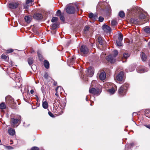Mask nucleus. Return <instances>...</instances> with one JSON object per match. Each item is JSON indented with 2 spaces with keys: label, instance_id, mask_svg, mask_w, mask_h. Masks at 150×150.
<instances>
[{
  "label": "nucleus",
  "instance_id": "nucleus-26",
  "mask_svg": "<svg viewBox=\"0 0 150 150\" xmlns=\"http://www.w3.org/2000/svg\"><path fill=\"white\" fill-rule=\"evenodd\" d=\"M33 59L32 58H29L28 60V63L30 65H31L33 63Z\"/></svg>",
  "mask_w": 150,
  "mask_h": 150
},
{
  "label": "nucleus",
  "instance_id": "nucleus-42",
  "mask_svg": "<svg viewBox=\"0 0 150 150\" xmlns=\"http://www.w3.org/2000/svg\"><path fill=\"white\" fill-rule=\"evenodd\" d=\"M75 59V57H73L69 61L70 62L71 64H73L74 62V61Z\"/></svg>",
  "mask_w": 150,
  "mask_h": 150
},
{
  "label": "nucleus",
  "instance_id": "nucleus-24",
  "mask_svg": "<svg viewBox=\"0 0 150 150\" xmlns=\"http://www.w3.org/2000/svg\"><path fill=\"white\" fill-rule=\"evenodd\" d=\"M42 107L45 109H47L48 108V103L47 101L43 102Z\"/></svg>",
  "mask_w": 150,
  "mask_h": 150
},
{
  "label": "nucleus",
  "instance_id": "nucleus-27",
  "mask_svg": "<svg viewBox=\"0 0 150 150\" xmlns=\"http://www.w3.org/2000/svg\"><path fill=\"white\" fill-rule=\"evenodd\" d=\"M59 24L57 23H54L52 25V29H55L58 26Z\"/></svg>",
  "mask_w": 150,
  "mask_h": 150
},
{
  "label": "nucleus",
  "instance_id": "nucleus-2",
  "mask_svg": "<svg viewBox=\"0 0 150 150\" xmlns=\"http://www.w3.org/2000/svg\"><path fill=\"white\" fill-rule=\"evenodd\" d=\"M128 86L129 85L127 83H125L121 86L118 91L119 95L122 96L125 95Z\"/></svg>",
  "mask_w": 150,
  "mask_h": 150
},
{
  "label": "nucleus",
  "instance_id": "nucleus-9",
  "mask_svg": "<svg viewBox=\"0 0 150 150\" xmlns=\"http://www.w3.org/2000/svg\"><path fill=\"white\" fill-rule=\"evenodd\" d=\"M123 39V36L121 34L119 35L118 37V40H116V43L117 45L118 46H122V41Z\"/></svg>",
  "mask_w": 150,
  "mask_h": 150
},
{
  "label": "nucleus",
  "instance_id": "nucleus-30",
  "mask_svg": "<svg viewBox=\"0 0 150 150\" xmlns=\"http://www.w3.org/2000/svg\"><path fill=\"white\" fill-rule=\"evenodd\" d=\"M119 15L120 17L123 18L125 17V13L123 11H121L119 12Z\"/></svg>",
  "mask_w": 150,
  "mask_h": 150
},
{
  "label": "nucleus",
  "instance_id": "nucleus-17",
  "mask_svg": "<svg viewBox=\"0 0 150 150\" xmlns=\"http://www.w3.org/2000/svg\"><path fill=\"white\" fill-rule=\"evenodd\" d=\"M134 145V144L133 143L127 144L125 145V150H131L132 147Z\"/></svg>",
  "mask_w": 150,
  "mask_h": 150
},
{
  "label": "nucleus",
  "instance_id": "nucleus-29",
  "mask_svg": "<svg viewBox=\"0 0 150 150\" xmlns=\"http://www.w3.org/2000/svg\"><path fill=\"white\" fill-rule=\"evenodd\" d=\"M24 19L25 21L27 23H29L30 22V19L28 16H25L24 18Z\"/></svg>",
  "mask_w": 150,
  "mask_h": 150
},
{
  "label": "nucleus",
  "instance_id": "nucleus-46",
  "mask_svg": "<svg viewBox=\"0 0 150 150\" xmlns=\"http://www.w3.org/2000/svg\"><path fill=\"white\" fill-rule=\"evenodd\" d=\"M93 13H91L89 14V17L90 18L92 19H93Z\"/></svg>",
  "mask_w": 150,
  "mask_h": 150
},
{
  "label": "nucleus",
  "instance_id": "nucleus-1",
  "mask_svg": "<svg viewBox=\"0 0 150 150\" xmlns=\"http://www.w3.org/2000/svg\"><path fill=\"white\" fill-rule=\"evenodd\" d=\"M21 116L20 115L11 118L10 121L11 126L13 127H17L21 122Z\"/></svg>",
  "mask_w": 150,
  "mask_h": 150
},
{
  "label": "nucleus",
  "instance_id": "nucleus-4",
  "mask_svg": "<svg viewBox=\"0 0 150 150\" xmlns=\"http://www.w3.org/2000/svg\"><path fill=\"white\" fill-rule=\"evenodd\" d=\"M89 91L90 93L94 95H98L100 93L99 92V89H96L93 88L90 89H89Z\"/></svg>",
  "mask_w": 150,
  "mask_h": 150
},
{
  "label": "nucleus",
  "instance_id": "nucleus-64",
  "mask_svg": "<svg viewBox=\"0 0 150 150\" xmlns=\"http://www.w3.org/2000/svg\"><path fill=\"white\" fill-rule=\"evenodd\" d=\"M56 103V101L55 100H54V102H53V103L54 104L55 103Z\"/></svg>",
  "mask_w": 150,
  "mask_h": 150
},
{
  "label": "nucleus",
  "instance_id": "nucleus-11",
  "mask_svg": "<svg viewBox=\"0 0 150 150\" xmlns=\"http://www.w3.org/2000/svg\"><path fill=\"white\" fill-rule=\"evenodd\" d=\"M107 60L111 63H114L115 61V59L112 55H108L107 58Z\"/></svg>",
  "mask_w": 150,
  "mask_h": 150
},
{
  "label": "nucleus",
  "instance_id": "nucleus-55",
  "mask_svg": "<svg viewBox=\"0 0 150 150\" xmlns=\"http://www.w3.org/2000/svg\"><path fill=\"white\" fill-rule=\"evenodd\" d=\"M30 93L31 94H32L34 93V91L33 89H32L30 91Z\"/></svg>",
  "mask_w": 150,
  "mask_h": 150
},
{
  "label": "nucleus",
  "instance_id": "nucleus-6",
  "mask_svg": "<svg viewBox=\"0 0 150 150\" xmlns=\"http://www.w3.org/2000/svg\"><path fill=\"white\" fill-rule=\"evenodd\" d=\"M142 9L140 7L137 6H133L132 8L130 11L131 12L133 13H139L141 12Z\"/></svg>",
  "mask_w": 150,
  "mask_h": 150
},
{
  "label": "nucleus",
  "instance_id": "nucleus-60",
  "mask_svg": "<svg viewBox=\"0 0 150 150\" xmlns=\"http://www.w3.org/2000/svg\"><path fill=\"white\" fill-rule=\"evenodd\" d=\"M57 82H54V85H56L57 84Z\"/></svg>",
  "mask_w": 150,
  "mask_h": 150
},
{
  "label": "nucleus",
  "instance_id": "nucleus-49",
  "mask_svg": "<svg viewBox=\"0 0 150 150\" xmlns=\"http://www.w3.org/2000/svg\"><path fill=\"white\" fill-rule=\"evenodd\" d=\"M6 147L8 150L12 149H13V147L9 146H6Z\"/></svg>",
  "mask_w": 150,
  "mask_h": 150
},
{
  "label": "nucleus",
  "instance_id": "nucleus-25",
  "mask_svg": "<svg viewBox=\"0 0 150 150\" xmlns=\"http://www.w3.org/2000/svg\"><path fill=\"white\" fill-rule=\"evenodd\" d=\"M6 108V105L5 103L4 102H2L0 104V109H5Z\"/></svg>",
  "mask_w": 150,
  "mask_h": 150
},
{
  "label": "nucleus",
  "instance_id": "nucleus-50",
  "mask_svg": "<svg viewBox=\"0 0 150 150\" xmlns=\"http://www.w3.org/2000/svg\"><path fill=\"white\" fill-rule=\"evenodd\" d=\"M13 49H11L9 50H7V53H11L12 52H13Z\"/></svg>",
  "mask_w": 150,
  "mask_h": 150
},
{
  "label": "nucleus",
  "instance_id": "nucleus-16",
  "mask_svg": "<svg viewBox=\"0 0 150 150\" xmlns=\"http://www.w3.org/2000/svg\"><path fill=\"white\" fill-rule=\"evenodd\" d=\"M102 28L104 31L107 33L110 32L111 31L110 27L107 25H103L102 26Z\"/></svg>",
  "mask_w": 150,
  "mask_h": 150
},
{
  "label": "nucleus",
  "instance_id": "nucleus-33",
  "mask_svg": "<svg viewBox=\"0 0 150 150\" xmlns=\"http://www.w3.org/2000/svg\"><path fill=\"white\" fill-rule=\"evenodd\" d=\"M58 20V18L56 17H54L52 18L51 20V21L53 23H54L57 21Z\"/></svg>",
  "mask_w": 150,
  "mask_h": 150
},
{
  "label": "nucleus",
  "instance_id": "nucleus-45",
  "mask_svg": "<svg viewBox=\"0 0 150 150\" xmlns=\"http://www.w3.org/2000/svg\"><path fill=\"white\" fill-rule=\"evenodd\" d=\"M99 20L98 21L100 22H102L104 20V18L101 16H100L98 18Z\"/></svg>",
  "mask_w": 150,
  "mask_h": 150
},
{
  "label": "nucleus",
  "instance_id": "nucleus-41",
  "mask_svg": "<svg viewBox=\"0 0 150 150\" xmlns=\"http://www.w3.org/2000/svg\"><path fill=\"white\" fill-rule=\"evenodd\" d=\"M60 17V20L62 21H65V18L64 16V14H63L62 15L59 16Z\"/></svg>",
  "mask_w": 150,
  "mask_h": 150
},
{
  "label": "nucleus",
  "instance_id": "nucleus-57",
  "mask_svg": "<svg viewBox=\"0 0 150 150\" xmlns=\"http://www.w3.org/2000/svg\"><path fill=\"white\" fill-rule=\"evenodd\" d=\"M137 115V113L136 112H134L132 114V116H133L134 115L135 116Z\"/></svg>",
  "mask_w": 150,
  "mask_h": 150
},
{
  "label": "nucleus",
  "instance_id": "nucleus-54",
  "mask_svg": "<svg viewBox=\"0 0 150 150\" xmlns=\"http://www.w3.org/2000/svg\"><path fill=\"white\" fill-rule=\"evenodd\" d=\"M134 69H135L134 67H132V69L131 70H129V71H132L134 70Z\"/></svg>",
  "mask_w": 150,
  "mask_h": 150
},
{
  "label": "nucleus",
  "instance_id": "nucleus-39",
  "mask_svg": "<svg viewBox=\"0 0 150 150\" xmlns=\"http://www.w3.org/2000/svg\"><path fill=\"white\" fill-rule=\"evenodd\" d=\"M90 28V27L88 26H86L84 28L83 30L84 32H86L87 31H88L89 29Z\"/></svg>",
  "mask_w": 150,
  "mask_h": 150
},
{
  "label": "nucleus",
  "instance_id": "nucleus-18",
  "mask_svg": "<svg viewBox=\"0 0 150 150\" xmlns=\"http://www.w3.org/2000/svg\"><path fill=\"white\" fill-rule=\"evenodd\" d=\"M8 132L9 134L12 136L14 135L15 133V129L12 128H10L8 129Z\"/></svg>",
  "mask_w": 150,
  "mask_h": 150
},
{
  "label": "nucleus",
  "instance_id": "nucleus-48",
  "mask_svg": "<svg viewBox=\"0 0 150 150\" xmlns=\"http://www.w3.org/2000/svg\"><path fill=\"white\" fill-rule=\"evenodd\" d=\"M7 57V56L4 54H2L1 56V58L4 59H6Z\"/></svg>",
  "mask_w": 150,
  "mask_h": 150
},
{
  "label": "nucleus",
  "instance_id": "nucleus-59",
  "mask_svg": "<svg viewBox=\"0 0 150 150\" xmlns=\"http://www.w3.org/2000/svg\"><path fill=\"white\" fill-rule=\"evenodd\" d=\"M10 142H11V143H10V144H13V141H10Z\"/></svg>",
  "mask_w": 150,
  "mask_h": 150
},
{
  "label": "nucleus",
  "instance_id": "nucleus-20",
  "mask_svg": "<svg viewBox=\"0 0 150 150\" xmlns=\"http://www.w3.org/2000/svg\"><path fill=\"white\" fill-rule=\"evenodd\" d=\"M141 57L142 60L144 62L147 59L146 55L143 52H142L141 53Z\"/></svg>",
  "mask_w": 150,
  "mask_h": 150
},
{
  "label": "nucleus",
  "instance_id": "nucleus-51",
  "mask_svg": "<svg viewBox=\"0 0 150 150\" xmlns=\"http://www.w3.org/2000/svg\"><path fill=\"white\" fill-rule=\"evenodd\" d=\"M48 76H49L47 73H46L44 75V77L46 79H48Z\"/></svg>",
  "mask_w": 150,
  "mask_h": 150
},
{
  "label": "nucleus",
  "instance_id": "nucleus-53",
  "mask_svg": "<svg viewBox=\"0 0 150 150\" xmlns=\"http://www.w3.org/2000/svg\"><path fill=\"white\" fill-rule=\"evenodd\" d=\"M145 126L147 128L150 129V125H146Z\"/></svg>",
  "mask_w": 150,
  "mask_h": 150
},
{
  "label": "nucleus",
  "instance_id": "nucleus-63",
  "mask_svg": "<svg viewBox=\"0 0 150 150\" xmlns=\"http://www.w3.org/2000/svg\"><path fill=\"white\" fill-rule=\"evenodd\" d=\"M87 99H88L87 96H86V100L87 101L88 100Z\"/></svg>",
  "mask_w": 150,
  "mask_h": 150
},
{
  "label": "nucleus",
  "instance_id": "nucleus-12",
  "mask_svg": "<svg viewBox=\"0 0 150 150\" xmlns=\"http://www.w3.org/2000/svg\"><path fill=\"white\" fill-rule=\"evenodd\" d=\"M32 0H26V4L24 5V8L25 10L28 9L27 6H30L33 5Z\"/></svg>",
  "mask_w": 150,
  "mask_h": 150
},
{
  "label": "nucleus",
  "instance_id": "nucleus-37",
  "mask_svg": "<svg viewBox=\"0 0 150 150\" xmlns=\"http://www.w3.org/2000/svg\"><path fill=\"white\" fill-rule=\"evenodd\" d=\"M114 54L112 55L115 58L118 54V52L117 50H115L113 51Z\"/></svg>",
  "mask_w": 150,
  "mask_h": 150
},
{
  "label": "nucleus",
  "instance_id": "nucleus-10",
  "mask_svg": "<svg viewBox=\"0 0 150 150\" xmlns=\"http://www.w3.org/2000/svg\"><path fill=\"white\" fill-rule=\"evenodd\" d=\"M7 104L11 105L14 101L13 99L10 96H8L5 98Z\"/></svg>",
  "mask_w": 150,
  "mask_h": 150
},
{
  "label": "nucleus",
  "instance_id": "nucleus-21",
  "mask_svg": "<svg viewBox=\"0 0 150 150\" xmlns=\"http://www.w3.org/2000/svg\"><path fill=\"white\" fill-rule=\"evenodd\" d=\"M44 65L45 68L48 69L49 67L50 64L48 61L45 60L44 62Z\"/></svg>",
  "mask_w": 150,
  "mask_h": 150
},
{
  "label": "nucleus",
  "instance_id": "nucleus-23",
  "mask_svg": "<svg viewBox=\"0 0 150 150\" xmlns=\"http://www.w3.org/2000/svg\"><path fill=\"white\" fill-rule=\"evenodd\" d=\"M59 89L60 90H61L62 89V90L64 91L63 88L60 86H58L55 89V90L56 91V93H55V95L56 96H57L58 98H60L59 97V95L58 94H57L58 93V90Z\"/></svg>",
  "mask_w": 150,
  "mask_h": 150
},
{
  "label": "nucleus",
  "instance_id": "nucleus-52",
  "mask_svg": "<svg viewBox=\"0 0 150 150\" xmlns=\"http://www.w3.org/2000/svg\"><path fill=\"white\" fill-rule=\"evenodd\" d=\"M49 115L52 117H54V115L50 112H48Z\"/></svg>",
  "mask_w": 150,
  "mask_h": 150
},
{
  "label": "nucleus",
  "instance_id": "nucleus-14",
  "mask_svg": "<svg viewBox=\"0 0 150 150\" xmlns=\"http://www.w3.org/2000/svg\"><path fill=\"white\" fill-rule=\"evenodd\" d=\"M124 76L123 72L122 71H121L118 74L117 76V80L119 81H121L122 80Z\"/></svg>",
  "mask_w": 150,
  "mask_h": 150
},
{
  "label": "nucleus",
  "instance_id": "nucleus-22",
  "mask_svg": "<svg viewBox=\"0 0 150 150\" xmlns=\"http://www.w3.org/2000/svg\"><path fill=\"white\" fill-rule=\"evenodd\" d=\"M98 41L99 44L102 45L103 44L104 41L103 39H102L101 37H99L98 38Z\"/></svg>",
  "mask_w": 150,
  "mask_h": 150
},
{
  "label": "nucleus",
  "instance_id": "nucleus-3",
  "mask_svg": "<svg viewBox=\"0 0 150 150\" xmlns=\"http://www.w3.org/2000/svg\"><path fill=\"white\" fill-rule=\"evenodd\" d=\"M66 11L67 13L69 14H74L75 13V8L73 6L69 5L67 6L66 8Z\"/></svg>",
  "mask_w": 150,
  "mask_h": 150
},
{
  "label": "nucleus",
  "instance_id": "nucleus-36",
  "mask_svg": "<svg viewBox=\"0 0 150 150\" xmlns=\"http://www.w3.org/2000/svg\"><path fill=\"white\" fill-rule=\"evenodd\" d=\"M115 90L113 88H112L110 89H109L108 91L111 94H113L115 92Z\"/></svg>",
  "mask_w": 150,
  "mask_h": 150
},
{
  "label": "nucleus",
  "instance_id": "nucleus-58",
  "mask_svg": "<svg viewBox=\"0 0 150 150\" xmlns=\"http://www.w3.org/2000/svg\"><path fill=\"white\" fill-rule=\"evenodd\" d=\"M36 97H37V99H36V100H37V101H38V99H39L38 97V96H37V95H36Z\"/></svg>",
  "mask_w": 150,
  "mask_h": 150
},
{
  "label": "nucleus",
  "instance_id": "nucleus-28",
  "mask_svg": "<svg viewBox=\"0 0 150 150\" xmlns=\"http://www.w3.org/2000/svg\"><path fill=\"white\" fill-rule=\"evenodd\" d=\"M130 55L128 53H124L123 54V58L127 59V58L129 57Z\"/></svg>",
  "mask_w": 150,
  "mask_h": 150
},
{
  "label": "nucleus",
  "instance_id": "nucleus-44",
  "mask_svg": "<svg viewBox=\"0 0 150 150\" xmlns=\"http://www.w3.org/2000/svg\"><path fill=\"white\" fill-rule=\"evenodd\" d=\"M137 20L134 18H131L130 20L131 22L134 23H136L137 22Z\"/></svg>",
  "mask_w": 150,
  "mask_h": 150
},
{
  "label": "nucleus",
  "instance_id": "nucleus-40",
  "mask_svg": "<svg viewBox=\"0 0 150 150\" xmlns=\"http://www.w3.org/2000/svg\"><path fill=\"white\" fill-rule=\"evenodd\" d=\"M98 18V15L96 13H95L93 14V20H96Z\"/></svg>",
  "mask_w": 150,
  "mask_h": 150
},
{
  "label": "nucleus",
  "instance_id": "nucleus-8",
  "mask_svg": "<svg viewBox=\"0 0 150 150\" xmlns=\"http://www.w3.org/2000/svg\"><path fill=\"white\" fill-rule=\"evenodd\" d=\"M80 51L81 52L84 54H86L88 52V49L86 46L83 45L81 47Z\"/></svg>",
  "mask_w": 150,
  "mask_h": 150
},
{
  "label": "nucleus",
  "instance_id": "nucleus-13",
  "mask_svg": "<svg viewBox=\"0 0 150 150\" xmlns=\"http://www.w3.org/2000/svg\"><path fill=\"white\" fill-rule=\"evenodd\" d=\"M18 5V3H11L9 4V7L11 9H15L16 8Z\"/></svg>",
  "mask_w": 150,
  "mask_h": 150
},
{
  "label": "nucleus",
  "instance_id": "nucleus-15",
  "mask_svg": "<svg viewBox=\"0 0 150 150\" xmlns=\"http://www.w3.org/2000/svg\"><path fill=\"white\" fill-rule=\"evenodd\" d=\"M33 17L36 20H41L42 18V16L41 14L40 13H36L34 14Z\"/></svg>",
  "mask_w": 150,
  "mask_h": 150
},
{
  "label": "nucleus",
  "instance_id": "nucleus-47",
  "mask_svg": "<svg viewBox=\"0 0 150 150\" xmlns=\"http://www.w3.org/2000/svg\"><path fill=\"white\" fill-rule=\"evenodd\" d=\"M38 57L39 58L40 60H41L42 58V55L39 53L38 52Z\"/></svg>",
  "mask_w": 150,
  "mask_h": 150
},
{
  "label": "nucleus",
  "instance_id": "nucleus-19",
  "mask_svg": "<svg viewBox=\"0 0 150 150\" xmlns=\"http://www.w3.org/2000/svg\"><path fill=\"white\" fill-rule=\"evenodd\" d=\"M106 74L105 72H102L99 75V78L101 80H103L106 78Z\"/></svg>",
  "mask_w": 150,
  "mask_h": 150
},
{
  "label": "nucleus",
  "instance_id": "nucleus-61",
  "mask_svg": "<svg viewBox=\"0 0 150 150\" xmlns=\"http://www.w3.org/2000/svg\"><path fill=\"white\" fill-rule=\"evenodd\" d=\"M57 101L58 102H59V103L60 102L59 100L58 99H57Z\"/></svg>",
  "mask_w": 150,
  "mask_h": 150
},
{
  "label": "nucleus",
  "instance_id": "nucleus-34",
  "mask_svg": "<svg viewBox=\"0 0 150 150\" xmlns=\"http://www.w3.org/2000/svg\"><path fill=\"white\" fill-rule=\"evenodd\" d=\"M139 18L140 19H144L146 17V16L142 13H140V14L139 15Z\"/></svg>",
  "mask_w": 150,
  "mask_h": 150
},
{
  "label": "nucleus",
  "instance_id": "nucleus-38",
  "mask_svg": "<svg viewBox=\"0 0 150 150\" xmlns=\"http://www.w3.org/2000/svg\"><path fill=\"white\" fill-rule=\"evenodd\" d=\"M117 23L116 21L113 20L111 21V25L113 26H115L117 25Z\"/></svg>",
  "mask_w": 150,
  "mask_h": 150
},
{
  "label": "nucleus",
  "instance_id": "nucleus-31",
  "mask_svg": "<svg viewBox=\"0 0 150 150\" xmlns=\"http://www.w3.org/2000/svg\"><path fill=\"white\" fill-rule=\"evenodd\" d=\"M144 31L147 33H150V28L147 26L144 29Z\"/></svg>",
  "mask_w": 150,
  "mask_h": 150
},
{
  "label": "nucleus",
  "instance_id": "nucleus-32",
  "mask_svg": "<svg viewBox=\"0 0 150 150\" xmlns=\"http://www.w3.org/2000/svg\"><path fill=\"white\" fill-rule=\"evenodd\" d=\"M41 89L43 95H45L46 93L45 88L44 86H42L41 88Z\"/></svg>",
  "mask_w": 150,
  "mask_h": 150
},
{
  "label": "nucleus",
  "instance_id": "nucleus-35",
  "mask_svg": "<svg viewBox=\"0 0 150 150\" xmlns=\"http://www.w3.org/2000/svg\"><path fill=\"white\" fill-rule=\"evenodd\" d=\"M62 14H63L61 13V11L59 10H58L57 11L55 15L57 16H59Z\"/></svg>",
  "mask_w": 150,
  "mask_h": 150
},
{
  "label": "nucleus",
  "instance_id": "nucleus-7",
  "mask_svg": "<svg viewBox=\"0 0 150 150\" xmlns=\"http://www.w3.org/2000/svg\"><path fill=\"white\" fill-rule=\"evenodd\" d=\"M137 71L140 73H143L148 71L147 68L142 66L138 67L136 69Z\"/></svg>",
  "mask_w": 150,
  "mask_h": 150
},
{
  "label": "nucleus",
  "instance_id": "nucleus-62",
  "mask_svg": "<svg viewBox=\"0 0 150 150\" xmlns=\"http://www.w3.org/2000/svg\"><path fill=\"white\" fill-rule=\"evenodd\" d=\"M148 45H149V46H150V42L148 43Z\"/></svg>",
  "mask_w": 150,
  "mask_h": 150
},
{
  "label": "nucleus",
  "instance_id": "nucleus-56",
  "mask_svg": "<svg viewBox=\"0 0 150 150\" xmlns=\"http://www.w3.org/2000/svg\"><path fill=\"white\" fill-rule=\"evenodd\" d=\"M100 2H99L98 4V6L97 7V9H98L99 8V6H100Z\"/></svg>",
  "mask_w": 150,
  "mask_h": 150
},
{
  "label": "nucleus",
  "instance_id": "nucleus-5",
  "mask_svg": "<svg viewBox=\"0 0 150 150\" xmlns=\"http://www.w3.org/2000/svg\"><path fill=\"white\" fill-rule=\"evenodd\" d=\"M94 73V69L93 68L90 67L87 70V74L89 77H92Z\"/></svg>",
  "mask_w": 150,
  "mask_h": 150
},
{
  "label": "nucleus",
  "instance_id": "nucleus-43",
  "mask_svg": "<svg viewBox=\"0 0 150 150\" xmlns=\"http://www.w3.org/2000/svg\"><path fill=\"white\" fill-rule=\"evenodd\" d=\"M31 150H39V149L37 147L33 146L31 148Z\"/></svg>",
  "mask_w": 150,
  "mask_h": 150
}]
</instances>
